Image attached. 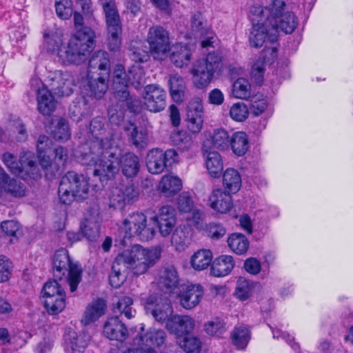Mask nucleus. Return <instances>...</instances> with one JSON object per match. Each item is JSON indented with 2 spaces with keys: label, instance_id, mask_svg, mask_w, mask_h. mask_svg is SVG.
<instances>
[{
  "label": "nucleus",
  "instance_id": "1",
  "mask_svg": "<svg viewBox=\"0 0 353 353\" xmlns=\"http://www.w3.org/2000/svg\"><path fill=\"white\" fill-rule=\"evenodd\" d=\"M285 6L283 0H272L268 6L255 10L259 19H252V30L249 37L252 46L261 47L266 38L274 44L280 31L287 34Z\"/></svg>",
  "mask_w": 353,
  "mask_h": 353
},
{
  "label": "nucleus",
  "instance_id": "2",
  "mask_svg": "<svg viewBox=\"0 0 353 353\" xmlns=\"http://www.w3.org/2000/svg\"><path fill=\"white\" fill-rule=\"evenodd\" d=\"M88 151L81 152L79 160L81 164L94 166L93 174L101 181L114 178L119 172V157L112 148L104 145L102 139L90 142Z\"/></svg>",
  "mask_w": 353,
  "mask_h": 353
},
{
  "label": "nucleus",
  "instance_id": "3",
  "mask_svg": "<svg viewBox=\"0 0 353 353\" xmlns=\"http://www.w3.org/2000/svg\"><path fill=\"white\" fill-rule=\"evenodd\" d=\"M143 75L141 70L133 65L128 72L121 64H117L113 72L112 86L114 96L119 102L125 103L132 112H136L139 105V101L134 95H131L128 86L132 84L138 88L143 82Z\"/></svg>",
  "mask_w": 353,
  "mask_h": 353
},
{
  "label": "nucleus",
  "instance_id": "4",
  "mask_svg": "<svg viewBox=\"0 0 353 353\" xmlns=\"http://www.w3.org/2000/svg\"><path fill=\"white\" fill-rule=\"evenodd\" d=\"M95 32L89 27L77 32L66 47L58 51L59 61L63 65L80 64L83 62L94 46Z\"/></svg>",
  "mask_w": 353,
  "mask_h": 353
},
{
  "label": "nucleus",
  "instance_id": "5",
  "mask_svg": "<svg viewBox=\"0 0 353 353\" xmlns=\"http://www.w3.org/2000/svg\"><path fill=\"white\" fill-rule=\"evenodd\" d=\"M161 252L160 245L144 248L140 245H134L119 254L118 261H122L123 267L131 269L134 274L141 275L157 263Z\"/></svg>",
  "mask_w": 353,
  "mask_h": 353
},
{
  "label": "nucleus",
  "instance_id": "6",
  "mask_svg": "<svg viewBox=\"0 0 353 353\" xmlns=\"http://www.w3.org/2000/svg\"><path fill=\"white\" fill-rule=\"evenodd\" d=\"M89 190V178L74 171L68 172L61 179L59 187L60 201L70 205L74 199H84Z\"/></svg>",
  "mask_w": 353,
  "mask_h": 353
},
{
  "label": "nucleus",
  "instance_id": "7",
  "mask_svg": "<svg viewBox=\"0 0 353 353\" xmlns=\"http://www.w3.org/2000/svg\"><path fill=\"white\" fill-rule=\"evenodd\" d=\"M291 12H288V49L291 43L290 53L296 52L302 39L299 30L295 31L300 19L305 22L316 2V0H290ZM288 54L290 52H288Z\"/></svg>",
  "mask_w": 353,
  "mask_h": 353
},
{
  "label": "nucleus",
  "instance_id": "8",
  "mask_svg": "<svg viewBox=\"0 0 353 353\" xmlns=\"http://www.w3.org/2000/svg\"><path fill=\"white\" fill-rule=\"evenodd\" d=\"M54 276L61 280L68 274L67 281L71 292L77 290L81 281L82 270L78 263H72L65 248L57 250L52 259Z\"/></svg>",
  "mask_w": 353,
  "mask_h": 353
},
{
  "label": "nucleus",
  "instance_id": "9",
  "mask_svg": "<svg viewBox=\"0 0 353 353\" xmlns=\"http://www.w3.org/2000/svg\"><path fill=\"white\" fill-rule=\"evenodd\" d=\"M2 160L12 174L25 180H37L41 177L35 157L31 152H25L20 157L19 161L13 154L6 152L3 154Z\"/></svg>",
  "mask_w": 353,
  "mask_h": 353
},
{
  "label": "nucleus",
  "instance_id": "10",
  "mask_svg": "<svg viewBox=\"0 0 353 353\" xmlns=\"http://www.w3.org/2000/svg\"><path fill=\"white\" fill-rule=\"evenodd\" d=\"M100 1L105 17L108 47L111 51H116L121 44L122 26L115 0Z\"/></svg>",
  "mask_w": 353,
  "mask_h": 353
},
{
  "label": "nucleus",
  "instance_id": "11",
  "mask_svg": "<svg viewBox=\"0 0 353 353\" xmlns=\"http://www.w3.org/2000/svg\"><path fill=\"white\" fill-rule=\"evenodd\" d=\"M222 58L221 52L216 50L209 52L205 59L196 62L192 74L198 88L205 87L210 83L215 71L221 65Z\"/></svg>",
  "mask_w": 353,
  "mask_h": 353
},
{
  "label": "nucleus",
  "instance_id": "12",
  "mask_svg": "<svg viewBox=\"0 0 353 353\" xmlns=\"http://www.w3.org/2000/svg\"><path fill=\"white\" fill-rule=\"evenodd\" d=\"M123 225L125 239L138 236L142 241H148L154 237L156 232L154 225L147 223L146 216L143 213L129 214L123 221Z\"/></svg>",
  "mask_w": 353,
  "mask_h": 353
},
{
  "label": "nucleus",
  "instance_id": "13",
  "mask_svg": "<svg viewBox=\"0 0 353 353\" xmlns=\"http://www.w3.org/2000/svg\"><path fill=\"white\" fill-rule=\"evenodd\" d=\"M41 294L43 305L50 314H57L63 310L65 307V292L57 280L46 282Z\"/></svg>",
  "mask_w": 353,
  "mask_h": 353
},
{
  "label": "nucleus",
  "instance_id": "14",
  "mask_svg": "<svg viewBox=\"0 0 353 353\" xmlns=\"http://www.w3.org/2000/svg\"><path fill=\"white\" fill-rule=\"evenodd\" d=\"M178 153L174 149L163 150L160 148L150 150L146 157L148 171L154 174L163 172L167 167L177 161Z\"/></svg>",
  "mask_w": 353,
  "mask_h": 353
},
{
  "label": "nucleus",
  "instance_id": "15",
  "mask_svg": "<svg viewBox=\"0 0 353 353\" xmlns=\"http://www.w3.org/2000/svg\"><path fill=\"white\" fill-rule=\"evenodd\" d=\"M147 41L154 59H162L170 50L169 32L161 26H153L149 28Z\"/></svg>",
  "mask_w": 353,
  "mask_h": 353
},
{
  "label": "nucleus",
  "instance_id": "16",
  "mask_svg": "<svg viewBox=\"0 0 353 353\" xmlns=\"http://www.w3.org/2000/svg\"><path fill=\"white\" fill-rule=\"evenodd\" d=\"M153 224L157 226L159 232L163 237H168L173 232L176 223L175 209L170 205H163L159 208L157 214L151 219Z\"/></svg>",
  "mask_w": 353,
  "mask_h": 353
},
{
  "label": "nucleus",
  "instance_id": "17",
  "mask_svg": "<svg viewBox=\"0 0 353 353\" xmlns=\"http://www.w3.org/2000/svg\"><path fill=\"white\" fill-rule=\"evenodd\" d=\"M138 196L139 193L132 183L114 187L110 192L109 206L114 209H123L126 204L136 201Z\"/></svg>",
  "mask_w": 353,
  "mask_h": 353
},
{
  "label": "nucleus",
  "instance_id": "18",
  "mask_svg": "<svg viewBox=\"0 0 353 353\" xmlns=\"http://www.w3.org/2000/svg\"><path fill=\"white\" fill-rule=\"evenodd\" d=\"M49 86L58 97L69 96L76 85L72 74L67 71L57 70L50 76Z\"/></svg>",
  "mask_w": 353,
  "mask_h": 353
},
{
  "label": "nucleus",
  "instance_id": "19",
  "mask_svg": "<svg viewBox=\"0 0 353 353\" xmlns=\"http://www.w3.org/2000/svg\"><path fill=\"white\" fill-rule=\"evenodd\" d=\"M166 92L157 84H150L144 88V104L150 112H159L163 110L166 106Z\"/></svg>",
  "mask_w": 353,
  "mask_h": 353
},
{
  "label": "nucleus",
  "instance_id": "20",
  "mask_svg": "<svg viewBox=\"0 0 353 353\" xmlns=\"http://www.w3.org/2000/svg\"><path fill=\"white\" fill-rule=\"evenodd\" d=\"M146 309L159 322H167L173 312L170 300L162 295H150L146 300Z\"/></svg>",
  "mask_w": 353,
  "mask_h": 353
},
{
  "label": "nucleus",
  "instance_id": "21",
  "mask_svg": "<svg viewBox=\"0 0 353 353\" xmlns=\"http://www.w3.org/2000/svg\"><path fill=\"white\" fill-rule=\"evenodd\" d=\"M109 77L101 75L82 76L81 81L77 83L83 88L85 94L90 97L101 99L108 90V79Z\"/></svg>",
  "mask_w": 353,
  "mask_h": 353
},
{
  "label": "nucleus",
  "instance_id": "22",
  "mask_svg": "<svg viewBox=\"0 0 353 353\" xmlns=\"http://www.w3.org/2000/svg\"><path fill=\"white\" fill-rule=\"evenodd\" d=\"M191 31L193 36L200 38L201 47L208 48L214 42V34L205 27L203 16L201 12L194 13L190 21Z\"/></svg>",
  "mask_w": 353,
  "mask_h": 353
},
{
  "label": "nucleus",
  "instance_id": "23",
  "mask_svg": "<svg viewBox=\"0 0 353 353\" xmlns=\"http://www.w3.org/2000/svg\"><path fill=\"white\" fill-rule=\"evenodd\" d=\"M194 325V320L188 315H174L166 323V328L170 333L175 334L176 339L190 334Z\"/></svg>",
  "mask_w": 353,
  "mask_h": 353
},
{
  "label": "nucleus",
  "instance_id": "24",
  "mask_svg": "<svg viewBox=\"0 0 353 353\" xmlns=\"http://www.w3.org/2000/svg\"><path fill=\"white\" fill-rule=\"evenodd\" d=\"M110 60L109 54L103 50H99L92 54L88 63L87 74L110 76Z\"/></svg>",
  "mask_w": 353,
  "mask_h": 353
},
{
  "label": "nucleus",
  "instance_id": "25",
  "mask_svg": "<svg viewBox=\"0 0 353 353\" xmlns=\"http://www.w3.org/2000/svg\"><path fill=\"white\" fill-rule=\"evenodd\" d=\"M26 185L16 179H10L3 169L0 168V197L3 192L14 198H21L26 193Z\"/></svg>",
  "mask_w": 353,
  "mask_h": 353
},
{
  "label": "nucleus",
  "instance_id": "26",
  "mask_svg": "<svg viewBox=\"0 0 353 353\" xmlns=\"http://www.w3.org/2000/svg\"><path fill=\"white\" fill-rule=\"evenodd\" d=\"M203 296V287L199 284L188 285L179 294L181 305L186 310L195 307L200 303Z\"/></svg>",
  "mask_w": 353,
  "mask_h": 353
},
{
  "label": "nucleus",
  "instance_id": "27",
  "mask_svg": "<svg viewBox=\"0 0 353 353\" xmlns=\"http://www.w3.org/2000/svg\"><path fill=\"white\" fill-rule=\"evenodd\" d=\"M105 119L103 117H97L92 119L90 123V132L92 138H90L88 141L82 146L81 152L88 151L89 145L90 142L97 141L98 139H102L103 143L107 145V147L110 146V139L106 135L107 130L105 128Z\"/></svg>",
  "mask_w": 353,
  "mask_h": 353
},
{
  "label": "nucleus",
  "instance_id": "28",
  "mask_svg": "<svg viewBox=\"0 0 353 353\" xmlns=\"http://www.w3.org/2000/svg\"><path fill=\"white\" fill-rule=\"evenodd\" d=\"M105 336L110 340L123 341L128 335V329L119 316H112L107 319L103 326Z\"/></svg>",
  "mask_w": 353,
  "mask_h": 353
},
{
  "label": "nucleus",
  "instance_id": "29",
  "mask_svg": "<svg viewBox=\"0 0 353 353\" xmlns=\"http://www.w3.org/2000/svg\"><path fill=\"white\" fill-rule=\"evenodd\" d=\"M180 283V279L176 268L173 265L163 267L159 274V287L166 292H173Z\"/></svg>",
  "mask_w": 353,
  "mask_h": 353
},
{
  "label": "nucleus",
  "instance_id": "30",
  "mask_svg": "<svg viewBox=\"0 0 353 353\" xmlns=\"http://www.w3.org/2000/svg\"><path fill=\"white\" fill-rule=\"evenodd\" d=\"M230 194L221 189L214 190L208 199L210 208L221 214L229 212L233 206Z\"/></svg>",
  "mask_w": 353,
  "mask_h": 353
},
{
  "label": "nucleus",
  "instance_id": "31",
  "mask_svg": "<svg viewBox=\"0 0 353 353\" xmlns=\"http://www.w3.org/2000/svg\"><path fill=\"white\" fill-rule=\"evenodd\" d=\"M127 178H134L139 172L141 163L139 157L133 152H126L119 157V168Z\"/></svg>",
  "mask_w": 353,
  "mask_h": 353
},
{
  "label": "nucleus",
  "instance_id": "32",
  "mask_svg": "<svg viewBox=\"0 0 353 353\" xmlns=\"http://www.w3.org/2000/svg\"><path fill=\"white\" fill-rule=\"evenodd\" d=\"M52 141L46 135H40L37 140V150L40 165L44 169L51 166L52 163Z\"/></svg>",
  "mask_w": 353,
  "mask_h": 353
},
{
  "label": "nucleus",
  "instance_id": "33",
  "mask_svg": "<svg viewBox=\"0 0 353 353\" xmlns=\"http://www.w3.org/2000/svg\"><path fill=\"white\" fill-rule=\"evenodd\" d=\"M89 340L90 336L86 334L70 332L65 336L67 350L70 353H83Z\"/></svg>",
  "mask_w": 353,
  "mask_h": 353
},
{
  "label": "nucleus",
  "instance_id": "34",
  "mask_svg": "<svg viewBox=\"0 0 353 353\" xmlns=\"http://www.w3.org/2000/svg\"><path fill=\"white\" fill-rule=\"evenodd\" d=\"M38 110L43 115L50 114L55 109L56 102L54 97L46 86L37 90Z\"/></svg>",
  "mask_w": 353,
  "mask_h": 353
},
{
  "label": "nucleus",
  "instance_id": "35",
  "mask_svg": "<svg viewBox=\"0 0 353 353\" xmlns=\"http://www.w3.org/2000/svg\"><path fill=\"white\" fill-rule=\"evenodd\" d=\"M106 303L103 299H97L90 303L85 312L81 323L84 325L96 321L99 317L105 314Z\"/></svg>",
  "mask_w": 353,
  "mask_h": 353
},
{
  "label": "nucleus",
  "instance_id": "36",
  "mask_svg": "<svg viewBox=\"0 0 353 353\" xmlns=\"http://www.w3.org/2000/svg\"><path fill=\"white\" fill-rule=\"evenodd\" d=\"M165 338L166 334L164 331L161 330H150L143 336L140 335L139 339L136 338L134 340H138L137 343L139 345H143L151 349L155 347H160L164 344Z\"/></svg>",
  "mask_w": 353,
  "mask_h": 353
},
{
  "label": "nucleus",
  "instance_id": "37",
  "mask_svg": "<svg viewBox=\"0 0 353 353\" xmlns=\"http://www.w3.org/2000/svg\"><path fill=\"white\" fill-rule=\"evenodd\" d=\"M234 262L232 256L222 255L216 258L211 265L210 274L216 277L228 275L234 268Z\"/></svg>",
  "mask_w": 353,
  "mask_h": 353
},
{
  "label": "nucleus",
  "instance_id": "38",
  "mask_svg": "<svg viewBox=\"0 0 353 353\" xmlns=\"http://www.w3.org/2000/svg\"><path fill=\"white\" fill-rule=\"evenodd\" d=\"M123 130L126 132L130 141L137 148L142 149L146 147L148 144V134L145 130H139L131 122L125 123L123 125Z\"/></svg>",
  "mask_w": 353,
  "mask_h": 353
},
{
  "label": "nucleus",
  "instance_id": "39",
  "mask_svg": "<svg viewBox=\"0 0 353 353\" xmlns=\"http://www.w3.org/2000/svg\"><path fill=\"white\" fill-rule=\"evenodd\" d=\"M205 166L210 174L213 178H219L223 172V165L222 158L217 152H205Z\"/></svg>",
  "mask_w": 353,
  "mask_h": 353
},
{
  "label": "nucleus",
  "instance_id": "40",
  "mask_svg": "<svg viewBox=\"0 0 353 353\" xmlns=\"http://www.w3.org/2000/svg\"><path fill=\"white\" fill-rule=\"evenodd\" d=\"M182 188L181 180L176 176L165 175L159 184V190L165 196H170Z\"/></svg>",
  "mask_w": 353,
  "mask_h": 353
},
{
  "label": "nucleus",
  "instance_id": "41",
  "mask_svg": "<svg viewBox=\"0 0 353 353\" xmlns=\"http://www.w3.org/2000/svg\"><path fill=\"white\" fill-rule=\"evenodd\" d=\"M170 94L176 103H181L185 97V83L184 79L177 75H171L168 79Z\"/></svg>",
  "mask_w": 353,
  "mask_h": 353
},
{
  "label": "nucleus",
  "instance_id": "42",
  "mask_svg": "<svg viewBox=\"0 0 353 353\" xmlns=\"http://www.w3.org/2000/svg\"><path fill=\"white\" fill-rule=\"evenodd\" d=\"M223 183L225 191L228 193L235 194L241 187V178L234 168H228L223 174Z\"/></svg>",
  "mask_w": 353,
  "mask_h": 353
},
{
  "label": "nucleus",
  "instance_id": "43",
  "mask_svg": "<svg viewBox=\"0 0 353 353\" xmlns=\"http://www.w3.org/2000/svg\"><path fill=\"white\" fill-rule=\"evenodd\" d=\"M250 339V330L243 325L235 327L231 333L232 344L239 350H245Z\"/></svg>",
  "mask_w": 353,
  "mask_h": 353
},
{
  "label": "nucleus",
  "instance_id": "44",
  "mask_svg": "<svg viewBox=\"0 0 353 353\" xmlns=\"http://www.w3.org/2000/svg\"><path fill=\"white\" fill-rule=\"evenodd\" d=\"M190 243V234L188 229L181 225L176 227L172 232L171 243L178 251L184 250Z\"/></svg>",
  "mask_w": 353,
  "mask_h": 353
},
{
  "label": "nucleus",
  "instance_id": "45",
  "mask_svg": "<svg viewBox=\"0 0 353 353\" xmlns=\"http://www.w3.org/2000/svg\"><path fill=\"white\" fill-rule=\"evenodd\" d=\"M63 34L60 30H50L48 32H45L43 34L44 39V47L48 52H54L61 49H63L61 48L62 42H63Z\"/></svg>",
  "mask_w": 353,
  "mask_h": 353
},
{
  "label": "nucleus",
  "instance_id": "46",
  "mask_svg": "<svg viewBox=\"0 0 353 353\" xmlns=\"http://www.w3.org/2000/svg\"><path fill=\"white\" fill-rule=\"evenodd\" d=\"M233 152L241 157L245 154L249 148L248 139L245 132H236L230 138V143Z\"/></svg>",
  "mask_w": 353,
  "mask_h": 353
},
{
  "label": "nucleus",
  "instance_id": "47",
  "mask_svg": "<svg viewBox=\"0 0 353 353\" xmlns=\"http://www.w3.org/2000/svg\"><path fill=\"white\" fill-rule=\"evenodd\" d=\"M212 254L209 250H201L196 252L191 257L192 267L198 271L206 269L212 265Z\"/></svg>",
  "mask_w": 353,
  "mask_h": 353
},
{
  "label": "nucleus",
  "instance_id": "48",
  "mask_svg": "<svg viewBox=\"0 0 353 353\" xmlns=\"http://www.w3.org/2000/svg\"><path fill=\"white\" fill-rule=\"evenodd\" d=\"M124 268L123 262L118 261L117 256L112 265L111 272L109 276L110 284L113 288H119L125 281L126 274L123 270Z\"/></svg>",
  "mask_w": 353,
  "mask_h": 353
},
{
  "label": "nucleus",
  "instance_id": "49",
  "mask_svg": "<svg viewBox=\"0 0 353 353\" xmlns=\"http://www.w3.org/2000/svg\"><path fill=\"white\" fill-rule=\"evenodd\" d=\"M192 53L187 46H176L170 55V61L178 68L188 65L191 59Z\"/></svg>",
  "mask_w": 353,
  "mask_h": 353
},
{
  "label": "nucleus",
  "instance_id": "50",
  "mask_svg": "<svg viewBox=\"0 0 353 353\" xmlns=\"http://www.w3.org/2000/svg\"><path fill=\"white\" fill-rule=\"evenodd\" d=\"M230 248L237 254H245L249 248V241L244 234L233 233L228 239Z\"/></svg>",
  "mask_w": 353,
  "mask_h": 353
},
{
  "label": "nucleus",
  "instance_id": "51",
  "mask_svg": "<svg viewBox=\"0 0 353 353\" xmlns=\"http://www.w3.org/2000/svg\"><path fill=\"white\" fill-rule=\"evenodd\" d=\"M256 284L244 277H240L236 281L234 291L236 297L241 301L248 299L252 294Z\"/></svg>",
  "mask_w": 353,
  "mask_h": 353
},
{
  "label": "nucleus",
  "instance_id": "52",
  "mask_svg": "<svg viewBox=\"0 0 353 353\" xmlns=\"http://www.w3.org/2000/svg\"><path fill=\"white\" fill-rule=\"evenodd\" d=\"M177 343L187 353H199L201 348V341L199 338L190 334L177 339Z\"/></svg>",
  "mask_w": 353,
  "mask_h": 353
},
{
  "label": "nucleus",
  "instance_id": "53",
  "mask_svg": "<svg viewBox=\"0 0 353 353\" xmlns=\"http://www.w3.org/2000/svg\"><path fill=\"white\" fill-rule=\"evenodd\" d=\"M232 94L238 99L249 98L251 94V87L248 81L243 78L237 79L232 85Z\"/></svg>",
  "mask_w": 353,
  "mask_h": 353
},
{
  "label": "nucleus",
  "instance_id": "54",
  "mask_svg": "<svg viewBox=\"0 0 353 353\" xmlns=\"http://www.w3.org/2000/svg\"><path fill=\"white\" fill-rule=\"evenodd\" d=\"M230 140L228 132L222 128L215 130L211 137L213 147L221 150L228 148Z\"/></svg>",
  "mask_w": 353,
  "mask_h": 353
},
{
  "label": "nucleus",
  "instance_id": "55",
  "mask_svg": "<svg viewBox=\"0 0 353 353\" xmlns=\"http://www.w3.org/2000/svg\"><path fill=\"white\" fill-rule=\"evenodd\" d=\"M81 231L87 239L94 241L99 236V225L97 222L85 219L81 225Z\"/></svg>",
  "mask_w": 353,
  "mask_h": 353
},
{
  "label": "nucleus",
  "instance_id": "56",
  "mask_svg": "<svg viewBox=\"0 0 353 353\" xmlns=\"http://www.w3.org/2000/svg\"><path fill=\"white\" fill-rule=\"evenodd\" d=\"M133 303V300L129 296H124L119 299L117 303L116 306L114 307L113 311L114 314L119 313L124 314L128 319H130L134 316L135 310H132L131 305Z\"/></svg>",
  "mask_w": 353,
  "mask_h": 353
},
{
  "label": "nucleus",
  "instance_id": "57",
  "mask_svg": "<svg viewBox=\"0 0 353 353\" xmlns=\"http://www.w3.org/2000/svg\"><path fill=\"white\" fill-rule=\"evenodd\" d=\"M57 16L63 20L69 19L73 14V3L71 0H55Z\"/></svg>",
  "mask_w": 353,
  "mask_h": 353
},
{
  "label": "nucleus",
  "instance_id": "58",
  "mask_svg": "<svg viewBox=\"0 0 353 353\" xmlns=\"http://www.w3.org/2000/svg\"><path fill=\"white\" fill-rule=\"evenodd\" d=\"M199 119L204 121L203 106L199 98L192 99L187 107V118Z\"/></svg>",
  "mask_w": 353,
  "mask_h": 353
},
{
  "label": "nucleus",
  "instance_id": "59",
  "mask_svg": "<svg viewBox=\"0 0 353 353\" xmlns=\"http://www.w3.org/2000/svg\"><path fill=\"white\" fill-rule=\"evenodd\" d=\"M205 330L210 336H220L225 330V323L221 319L216 318L205 324Z\"/></svg>",
  "mask_w": 353,
  "mask_h": 353
},
{
  "label": "nucleus",
  "instance_id": "60",
  "mask_svg": "<svg viewBox=\"0 0 353 353\" xmlns=\"http://www.w3.org/2000/svg\"><path fill=\"white\" fill-rule=\"evenodd\" d=\"M249 114L248 106L243 102L234 103L230 110V115L233 120L243 121Z\"/></svg>",
  "mask_w": 353,
  "mask_h": 353
},
{
  "label": "nucleus",
  "instance_id": "61",
  "mask_svg": "<svg viewBox=\"0 0 353 353\" xmlns=\"http://www.w3.org/2000/svg\"><path fill=\"white\" fill-rule=\"evenodd\" d=\"M53 137L56 140L66 141L70 137V132L68 121L61 118L52 131Z\"/></svg>",
  "mask_w": 353,
  "mask_h": 353
},
{
  "label": "nucleus",
  "instance_id": "62",
  "mask_svg": "<svg viewBox=\"0 0 353 353\" xmlns=\"http://www.w3.org/2000/svg\"><path fill=\"white\" fill-rule=\"evenodd\" d=\"M171 140L174 145L181 150H188L192 145L191 138L185 132L177 131L171 135Z\"/></svg>",
  "mask_w": 353,
  "mask_h": 353
},
{
  "label": "nucleus",
  "instance_id": "63",
  "mask_svg": "<svg viewBox=\"0 0 353 353\" xmlns=\"http://www.w3.org/2000/svg\"><path fill=\"white\" fill-rule=\"evenodd\" d=\"M12 263L5 255H0V283L8 281L12 272Z\"/></svg>",
  "mask_w": 353,
  "mask_h": 353
},
{
  "label": "nucleus",
  "instance_id": "64",
  "mask_svg": "<svg viewBox=\"0 0 353 353\" xmlns=\"http://www.w3.org/2000/svg\"><path fill=\"white\" fill-rule=\"evenodd\" d=\"M177 207L180 212H190L194 207V201L190 194L188 192H182L177 199Z\"/></svg>",
  "mask_w": 353,
  "mask_h": 353
}]
</instances>
